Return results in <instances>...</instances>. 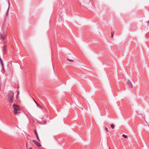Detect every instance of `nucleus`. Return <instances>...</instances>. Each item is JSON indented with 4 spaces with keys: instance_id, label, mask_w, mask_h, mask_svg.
Masks as SVG:
<instances>
[{
    "instance_id": "nucleus-1",
    "label": "nucleus",
    "mask_w": 149,
    "mask_h": 149,
    "mask_svg": "<svg viewBox=\"0 0 149 149\" xmlns=\"http://www.w3.org/2000/svg\"><path fill=\"white\" fill-rule=\"evenodd\" d=\"M14 110L13 113L15 115H17L20 113V110L19 106L15 104H14L13 106Z\"/></svg>"
},
{
    "instance_id": "nucleus-2",
    "label": "nucleus",
    "mask_w": 149,
    "mask_h": 149,
    "mask_svg": "<svg viewBox=\"0 0 149 149\" xmlns=\"http://www.w3.org/2000/svg\"><path fill=\"white\" fill-rule=\"evenodd\" d=\"M8 98L9 101L10 103H13V99L14 98L13 93L10 91L8 92Z\"/></svg>"
},
{
    "instance_id": "nucleus-3",
    "label": "nucleus",
    "mask_w": 149,
    "mask_h": 149,
    "mask_svg": "<svg viewBox=\"0 0 149 149\" xmlns=\"http://www.w3.org/2000/svg\"><path fill=\"white\" fill-rule=\"evenodd\" d=\"M1 38L3 40H4L6 38V31L3 32V33L0 34Z\"/></svg>"
},
{
    "instance_id": "nucleus-4",
    "label": "nucleus",
    "mask_w": 149,
    "mask_h": 149,
    "mask_svg": "<svg viewBox=\"0 0 149 149\" xmlns=\"http://www.w3.org/2000/svg\"><path fill=\"white\" fill-rule=\"evenodd\" d=\"M128 87L130 88H132L133 87V85L132 84L131 82L129 80H128L127 82Z\"/></svg>"
},
{
    "instance_id": "nucleus-5",
    "label": "nucleus",
    "mask_w": 149,
    "mask_h": 149,
    "mask_svg": "<svg viewBox=\"0 0 149 149\" xmlns=\"http://www.w3.org/2000/svg\"><path fill=\"white\" fill-rule=\"evenodd\" d=\"M33 143H34L35 144L38 146L40 147L41 146V145L40 144V143H39L38 142H37L35 140H33Z\"/></svg>"
},
{
    "instance_id": "nucleus-6",
    "label": "nucleus",
    "mask_w": 149,
    "mask_h": 149,
    "mask_svg": "<svg viewBox=\"0 0 149 149\" xmlns=\"http://www.w3.org/2000/svg\"><path fill=\"white\" fill-rule=\"evenodd\" d=\"M6 47L7 46L6 45H4L3 47V52L5 54L6 52Z\"/></svg>"
},
{
    "instance_id": "nucleus-7",
    "label": "nucleus",
    "mask_w": 149,
    "mask_h": 149,
    "mask_svg": "<svg viewBox=\"0 0 149 149\" xmlns=\"http://www.w3.org/2000/svg\"><path fill=\"white\" fill-rule=\"evenodd\" d=\"M8 3H9V6H8V10H7V12L6 13V16L8 15V12H9V7H10V2H9V1H8Z\"/></svg>"
},
{
    "instance_id": "nucleus-8",
    "label": "nucleus",
    "mask_w": 149,
    "mask_h": 149,
    "mask_svg": "<svg viewBox=\"0 0 149 149\" xmlns=\"http://www.w3.org/2000/svg\"><path fill=\"white\" fill-rule=\"evenodd\" d=\"M0 62L1 64V66L3 67V61L0 57Z\"/></svg>"
},
{
    "instance_id": "nucleus-9",
    "label": "nucleus",
    "mask_w": 149,
    "mask_h": 149,
    "mask_svg": "<svg viewBox=\"0 0 149 149\" xmlns=\"http://www.w3.org/2000/svg\"><path fill=\"white\" fill-rule=\"evenodd\" d=\"M114 34V31L112 32L111 33V37L112 38L113 37Z\"/></svg>"
},
{
    "instance_id": "nucleus-10",
    "label": "nucleus",
    "mask_w": 149,
    "mask_h": 149,
    "mask_svg": "<svg viewBox=\"0 0 149 149\" xmlns=\"http://www.w3.org/2000/svg\"><path fill=\"white\" fill-rule=\"evenodd\" d=\"M111 127L112 129H113L114 127V125L112 124L111 125Z\"/></svg>"
},
{
    "instance_id": "nucleus-11",
    "label": "nucleus",
    "mask_w": 149,
    "mask_h": 149,
    "mask_svg": "<svg viewBox=\"0 0 149 149\" xmlns=\"http://www.w3.org/2000/svg\"><path fill=\"white\" fill-rule=\"evenodd\" d=\"M2 66V72H4V66H3V67Z\"/></svg>"
},
{
    "instance_id": "nucleus-12",
    "label": "nucleus",
    "mask_w": 149,
    "mask_h": 149,
    "mask_svg": "<svg viewBox=\"0 0 149 149\" xmlns=\"http://www.w3.org/2000/svg\"><path fill=\"white\" fill-rule=\"evenodd\" d=\"M122 136H123L124 137V138H127V136L125 135V134H123L122 135Z\"/></svg>"
},
{
    "instance_id": "nucleus-13",
    "label": "nucleus",
    "mask_w": 149,
    "mask_h": 149,
    "mask_svg": "<svg viewBox=\"0 0 149 149\" xmlns=\"http://www.w3.org/2000/svg\"><path fill=\"white\" fill-rule=\"evenodd\" d=\"M36 137H37V139H38V141H39L40 142V139H39V138L38 135H37V136H36Z\"/></svg>"
},
{
    "instance_id": "nucleus-14",
    "label": "nucleus",
    "mask_w": 149,
    "mask_h": 149,
    "mask_svg": "<svg viewBox=\"0 0 149 149\" xmlns=\"http://www.w3.org/2000/svg\"><path fill=\"white\" fill-rule=\"evenodd\" d=\"M105 130H106L107 132H109V131H108V129H107V127H105Z\"/></svg>"
},
{
    "instance_id": "nucleus-15",
    "label": "nucleus",
    "mask_w": 149,
    "mask_h": 149,
    "mask_svg": "<svg viewBox=\"0 0 149 149\" xmlns=\"http://www.w3.org/2000/svg\"><path fill=\"white\" fill-rule=\"evenodd\" d=\"M67 60L70 62H73V61L72 60L69 59H67Z\"/></svg>"
},
{
    "instance_id": "nucleus-16",
    "label": "nucleus",
    "mask_w": 149,
    "mask_h": 149,
    "mask_svg": "<svg viewBox=\"0 0 149 149\" xmlns=\"http://www.w3.org/2000/svg\"><path fill=\"white\" fill-rule=\"evenodd\" d=\"M35 133L36 136H37V135H38L36 131H35Z\"/></svg>"
},
{
    "instance_id": "nucleus-17",
    "label": "nucleus",
    "mask_w": 149,
    "mask_h": 149,
    "mask_svg": "<svg viewBox=\"0 0 149 149\" xmlns=\"http://www.w3.org/2000/svg\"><path fill=\"white\" fill-rule=\"evenodd\" d=\"M19 91H17V96H18V95H19Z\"/></svg>"
},
{
    "instance_id": "nucleus-18",
    "label": "nucleus",
    "mask_w": 149,
    "mask_h": 149,
    "mask_svg": "<svg viewBox=\"0 0 149 149\" xmlns=\"http://www.w3.org/2000/svg\"><path fill=\"white\" fill-rule=\"evenodd\" d=\"M33 100L34 101V102L36 103V104H37V102L33 98Z\"/></svg>"
},
{
    "instance_id": "nucleus-19",
    "label": "nucleus",
    "mask_w": 149,
    "mask_h": 149,
    "mask_svg": "<svg viewBox=\"0 0 149 149\" xmlns=\"http://www.w3.org/2000/svg\"><path fill=\"white\" fill-rule=\"evenodd\" d=\"M2 30H4V28L3 26L2 27Z\"/></svg>"
},
{
    "instance_id": "nucleus-20",
    "label": "nucleus",
    "mask_w": 149,
    "mask_h": 149,
    "mask_svg": "<svg viewBox=\"0 0 149 149\" xmlns=\"http://www.w3.org/2000/svg\"><path fill=\"white\" fill-rule=\"evenodd\" d=\"M28 146V145H27V143L26 144V147L27 148Z\"/></svg>"
},
{
    "instance_id": "nucleus-21",
    "label": "nucleus",
    "mask_w": 149,
    "mask_h": 149,
    "mask_svg": "<svg viewBox=\"0 0 149 149\" xmlns=\"http://www.w3.org/2000/svg\"><path fill=\"white\" fill-rule=\"evenodd\" d=\"M27 149H28L27 148ZM29 149H33L31 148H30Z\"/></svg>"
},
{
    "instance_id": "nucleus-22",
    "label": "nucleus",
    "mask_w": 149,
    "mask_h": 149,
    "mask_svg": "<svg viewBox=\"0 0 149 149\" xmlns=\"http://www.w3.org/2000/svg\"><path fill=\"white\" fill-rule=\"evenodd\" d=\"M148 23H149V20L147 22Z\"/></svg>"
},
{
    "instance_id": "nucleus-23",
    "label": "nucleus",
    "mask_w": 149,
    "mask_h": 149,
    "mask_svg": "<svg viewBox=\"0 0 149 149\" xmlns=\"http://www.w3.org/2000/svg\"><path fill=\"white\" fill-rule=\"evenodd\" d=\"M37 104V105L38 106H39V105H38V103H37V104Z\"/></svg>"
}]
</instances>
